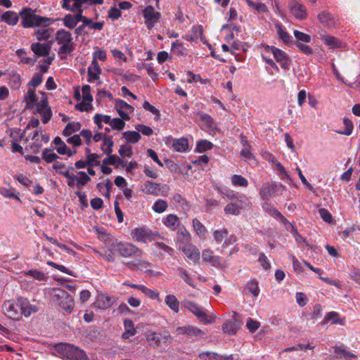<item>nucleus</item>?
Wrapping results in <instances>:
<instances>
[{
	"instance_id": "37",
	"label": "nucleus",
	"mask_w": 360,
	"mask_h": 360,
	"mask_svg": "<svg viewBox=\"0 0 360 360\" xmlns=\"http://www.w3.org/2000/svg\"><path fill=\"white\" fill-rule=\"evenodd\" d=\"M53 32L51 28H41L37 29L34 31V34L38 41H46L51 37Z\"/></svg>"
},
{
	"instance_id": "27",
	"label": "nucleus",
	"mask_w": 360,
	"mask_h": 360,
	"mask_svg": "<svg viewBox=\"0 0 360 360\" xmlns=\"http://www.w3.org/2000/svg\"><path fill=\"white\" fill-rule=\"evenodd\" d=\"M55 40L59 44H67L72 42V38L71 34L64 29L57 31Z\"/></svg>"
},
{
	"instance_id": "15",
	"label": "nucleus",
	"mask_w": 360,
	"mask_h": 360,
	"mask_svg": "<svg viewBox=\"0 0 360 360\" xmlns=\"http://www.w3.org/2000/svg\"><path fill=\"white\" fill-rule=\"evenodd\" d=\"M317 18L320 23L328 27H334L338 24V20L336 19L333 14L326 11L319 13Z\"/></svg>"
},
{
	"instance_id": "40",
	"label": "nucleus",
	"mask_w": 360,
	"mask_h": 360,
	"mask_svg": "<svg viewBox=\"0 0 360 360\" xmlns=\"http://www.w3.org/2000/svg\"><path fill=\"white\" fill-rule=\"evenodd\" d=\"M81 128V124L79 122H69L63 131V135L69 136L72 133L79 131Z\"/></svg>"
},
{
	"instance_id": "62",
	"label": "nucleus",
	"mask_w": 360,
	"mask_h": 360,
	"mask_svg": "<svg viewBox=\"0 0 360 360\" xmlns=\"http://www.w3.org/2000/svg\"><path fill=\"white\" fill-rule=\"evenodd\" d=\"M104 22H94L90 18H85L84 19V25L88 26L91 29H94L96 30H101L103 27Z\"/></svg>"
},
{
	"instance_id": "12",
	"label": "nucleus",
	"mask_w": 360,
	"mask_h": 360,
	"mask_svg": "<svg viewBox=\"0 0 360 360\" xmlns=\"http://www.w3.org/2000/svg\"><path fill=\"white\" fill-rule=\"evenodd\" d=\"M282 188L283 186L281 184L267 183L264 184L259 191L261 198L264 200L269 199L277 193Z\"/></svg>"
},
{
	"instance_id": "54",
	"label": "nucleus",
	"mask_w": 360,
	"mask_h": 360,
	"mask_svg": "<svg viewBox=\"0 0 360 360\" xmlns=\"http://www.w3.org/2000/svg\"><path fill=\"white\" fill-rule=\"evenodd\" d=\"M24 99L27 103V106L29 108L32 107L37 101L34 90L31 89H28Z\"/></svg>"
},
{
	"instance_id": "51",
	"label": "nucleus",
	"mask_w": 360,
	"mask_h": 360,
	"mask_svg": "<svg viewBox=\"0 0 360 360\" xmlns=\"http://www.w3.org/2000/svg\"><path fill=\"white\" fill-rule=\"evenodd\" d=\"M172 51L178 56H185L186 54V50L183 46V44L178 40L172 43Z\"/></svg>"
},
{
	"instance_id": "31",
	"label": "nucleus",
	"mask_w": 360,
	"mask_h": 360,
	"mask_svg": "<svg viewBox=\"0 0 360 360\" xmlns=\"http://www.w3.org/2000/svg\"><path fill=\"white\" fill-rule=\"evenodd\" d=\"M173 148L177 152H186L188 149V141L186 138L176 139L173 141Z\"/></svg>"
},
{
	"instance_id": "55",
	"label": "nucleus",
	"mask_w": 360,
	"mask_h": 360,
	"mask_svg": "<svg viewBox=\"0 0 360 360\" xmlns=\"http://www.w3.org/2000/svg\"><path fill=\"white\" fill-rule=\"evenodd\" d=\"M167 202L162 199L158 200L153 205V210L157 213H162L167 208Z\"/></svg>"
},
{
	"instance_id": "32",
	"label": "nucleus",
	"mask_w": 360,
	"mask_h": 360,
	"mask_svg": "<svg viewBox=\"0 0 360 360\" xmlns=\"http://www.w3.org/2000/svg\"><path fill=\"white\" fill-rule=\"evenodd\" d=\"M125 331L122 333V338L123 339H128L129 337L136 334V330L134 328V322L130 319H126L124 321Z\"/></svg>"
},
{
	"instance_id": "43",
	"label": "nucleus",
	"mask_w": 360,
	"mask_h": 360,
	"mask_svg": "<svg viewBox=\"0 0 360 360\" xmlns=\"http://www.w3.org/2000/svg\"><path fill=\"white\" fill-rule=\"evenodd\" d=\"M59 158V156L53 152L52 149L45 148L43 150L42 159L47 163L56 162V160Z\"/></svg>"
},
{
	"instance_id": "33",
	"label": "nucleus",
	"mask_w": 360,
	"mask_h": 360,
	"mask_svg": "<svg viewBox=\"0 0 360 360\" xmlns=\"http://www.w3.org/2000/svg\"><path fill=\"white\" fill-rule=\"evenodd\" d=\"M275 28L279 38L283 41L284 44H287L290 41V36L284 29L283 25L278 22L275 24Z\"/></svg>"
},
{
	"instance_id": "14",
	"label": "nucleus",
	"mask_w": 360,
	"mask_h": 360,
	"mask_svg": "<svg viewBox=\"0 0 360 360\" xmlns=\"http://www.w3.org/2000/svg\"><path fill=\"white\" fill-rule=\"evenodd\" d=\"M180 250L184 252L188 259L193 261V262H197L200 259V252L195 245L192 243L186 244L185 245L181 247Z\"/></svg>"
},
{
	"instance_id": "24",
	"label": "nucleus",
	"mask_w": 360,
	"mask_h": 360,
	"mask_svg": "<svg viewBox=\"0 0 360 360\" xmlns=\"http://www.w3.org/2000/svg\"><path fill=\"white\" fill-rule=\"evenodd\" d=\"M239 329V325L236 319H230L222 325L224 333L232 335L237 333Z\"/></svg>"
},
{
	"instance_id": "16",
	"label": "nucleus",
	"mask_w": 360,
	"mask_h": 360,
	"mask_svg": "<svg viewBox=\"0 0 360 360\" xmlns=\"http://www.w3.org/2000/svg\"><path fill=\"white\" fill-rule=\"evenodd\" d=\"M19 303L22 311V315L23 314L25 317L30 316L31 314L38 311V307L36 305L30 304L28 299L20 297Z\"/></svg>"
},
{
	"instance_id": "6",
	"label": "nucleus",
	"mask_w": 360,
	"mask_h": 360,
	"mask_svg": "<svg viewBox=\"0 0 360 360\" xmlns=\"http://www.w3.org/2000/svg\"><path fill=\"white\" fill-rule=\"evenodd\" d=\"M146 340L149 345L159 347L162 344H170L172 338L168 331L162 333L153 332L147 335Z\"/></svg>"
},
{
	"instance_id": "3",
	"label": "nucleus",
	"mask_w": 360,
	"mask_h": 360,
	"mask_svg": "<svg viewBox=\"0 0 360 360\" xmlns=\"http://www.w3.org/2000/svg\"><path fill=\"white\" fill-rule=\"evenodd\" d=\"M54 301L66 312L70 313L75 306L72 297L66 291L60 288L54 289Z\"/></svg>"
},
{
	"instance_id": "10",
	"label": "nucleus",
	"mask_w": 360,
	"mask_h": 360,
	"mask_svg": "<svg viewBox=\"0 0 360 360\" xmlns=\"http://www.w3.org/2000/svg\"><path fill=\"white\" fill-rule=\"evenodd\" d=\"M145 24L148 30H151L160 18V13L155 11L152 6H146L143 11Z\"/></svg>"
},
{
	"instance_id": "63",
	"label": "nucleus",
	"mask_w": 360,
	"mask_h": 360,
	"mask_svg": "<svg viewBox=\"0 0 360 360\" xmlns=\"http://www.w3.org/2000/svg\"><path fill=\"white\" fill-rule=\"evenodd\" d=\"M110 126L112 129L122 130L125 126V122L120 118H114L111 120Z\"/></svg>"
},
{
	"instance_id": "22",
	"label": "nucleus",
	"mask_w": 360,
	"mask_h": 360,
	"mask_svg": "<svg viewBox=\"0 0 360 360\" xmlns=\"http://www.w3.org/2000/svg\"><path fill=\"white\" fill-rule=\"evenodd\" d=\"M202 260L210 263L213 266L218 267L221 265L220 257L213 255L210 250H204L202 252Z\"/></svg>"
},
{
	"instance_id": "58",
	"label": "nucleus",
	"mask_w": 360,
	"mask_h": 360,
	"mask_svg": "<svg viewBox=\"0 0 360 360\" xmlns=\"http://www.w3.org/2000/svg\"><path fill=\"white\" fill-rule=\"evenodd\" d=\"M343 123L345 125V130L344 131H337V133H338L340 134L349 136L352 134V130H353L352 122L349 119L345 117L343 120Z\"/></svg>"
},
{
	"instance_id": "13",
	"label": "nucleus",
	"mask_w": 360,
	"mask_h": 360,
	"mask_svg": "<svg viewBox=\"0 0 360 360\" xmlns=\"http://www.w3.org/2000/svg\"><path fill=\"white\" fill-rule=\"evenodd\" d=\"M53 41H49L47 43L41 44L39 42L32 43L31 45V50L35 54V58L40 56H48L50 53Z\"/></svg>"
},
{
	"instance_id": "49",
	"label": "nucleus",
	"mask_w": 360,
	"mask_h": 360,
	"mask_svg": "<svg viewBox=\"0 0 360 360\" xmlns=\"http://www.w3.org/2000/svg\"><path fill=\"white\" fill-rule=\"evenodd\" d=\"M245 288L254 297H257L259 295L260 290L258 286V283L255 280H252L248 282Z\"/></svg>"
},
{
	"instance_id": "48",
	"label": "nucleus",
	"mask_w": 360,
	"mask_h": 360,
	"mask_svg": "<svg viewBox=\"0 0 360 360\" xmlns=\"http://www.w3.org/2000/svg\"><path fill=\"white\" fill-rule=\"evenodd\" d=\"M242 207L231 202L226 205L224 207V212L227 214L238 215Z\"/></svg>"
},
{
	"instance_id": "34",
	"label": "nucleus",
	"mask_w": 360,
	"mask_h": 360,
	"mask_svg": "<svg viewBox=\"0 0 360 360\" xmlns=\"http://www.w3.org/2000/svg\"><path fill=\"white\" fill-rule=\"evenodd\" d=\"M128 268L132 270H143L150 266V264L143 260H136L126 263Z\"/></svg>"
},
{
	"instance_id": "47",
	"label": "nucleus",
	"mask_w": 360,
	"mask_h": 360,
	"mask_svg": "<svg viewBox=\"0 0 360 360\" xmlns=\"http://www.w3.org/2000/svg\"><path fill=\"white\" fill-rule=\"evenodd\" d=\"M53 143L57 146L56 151L60 155H65L68 146L59 136H56Z\"/></svg>"
},
{
	"instance_id": "59",
	"label": "nucleus",
	"mask_w": 360,
	"mask_h": 360,
	"mask_svg": "<svg viewBox=\"0 0 360 360\" xmlns=\"http://www.w3.org/2000/svg\"><path fill=\"white\" fill-rule=\"evenodd\" d=\"M139 290L141 291L145 295L151 299L158 298L159 292L157 290L148 288L143 285H141V288H139Z\"/></svg>"
},
{
	"instance_id": "50",
	"label": "nucleus",
	"mask_w": 360,
	"mask_h": 360,
	"mask_svg": "<svg viewBox=\"0 0 360 360\" xmlns=\"http://www.w3.org/2000/svg\"><path fill=\"white\" fill-rule=\"evenodd\" d=\"M179 276L186 283L191 287H194L193 279L190 277L186 270L184 268L179 266L177 267Z\"/></svg>"
},
{
	"instance_id": "41",
	"label": "nucleus",
	"mask_w": 360,
	"mask_h": 360,
	"mask_svg": "<svg viewBox=\"0 0 360 360\" xmlns=\"http://www.w3.org/2000/svg\"><path fill=\"white\" fill-rule=\"evenodd\" d=\"M74 50L73 43L63 44L59 48L58 53L60 56L61 59H65L66 56Z\"/></svg>"
},
{
	"instance_id": "2",
	"label": "nucleus",
	"mask_w": 360,
	"mask_h": 360,
	"mask_svg": "<svg viewBox=\"0 0 360 360\" xmlns=\"http://www.w3.org/2000/svg\"><path fill=\"white\" fill-rule=\"evenodd\" d=\"M21 18V25L24 28L34 27L39 26H48L50 24L51 19L46 17H42L36 14L35 11L31 8L25 7L19 13Z\"/></svg>"
},
{
	"instance_id": "20",
	"label": "nucleus",
	"mask_w": 360,
	"mask_h": 360,
	"mask_svg": "<svg viewBox=\"0 0 360 360\" xmlns=\"http://www.w3.org/2000/svg\"><path fill=\"white\" fill-rule=\"evenodd\" d=\"M114 302L115 298L113 297L101 294L97 297L96 305L99 309H106L110 308L114 304Z\"/></svg>"
},
{
	"instance_id": "26",
	"label": "nucleus",
	"mask_w": 360,
	"mask_h": 360,
	"mask_svg": "<svg viewBox=\"0 0 360 360\" xmlns=\"http://www.w3.org/2000/svg\"><path fill=\"white\" fill-rule=\"evenodd\" d=\"M178 242L181 243L183 245L191 243V236L190 233L182 226L178 229L177 236Z\"/></svg>"
},
{
	"instance_id": "28",
	"label": "nucleus",
	"mask_w": 360,
	"mask_h": 360,
	"mask_svg": "<svg viewBox=\"0 0 360 360\" xmlns=\"http://www.w3.org/2000/svg\"><path fill=\"white\" fill-rule=\"evenodd\" d=\"M192 224L193 230L196 235L202 239H205L207 233L205 226L197 218L193 219Z\"/></svg>"
},
{
	"instance_id": "39",
	"label": "nucleus",
	"mask_w": 360,
	"mask_h": 360,
	"mask_svg": "<svg viewBox=\"0 0 360 360\" xmlns=\"http://www.w3.org/2000/svg\"><path fill=\"white\" fill-rule=\"evenodd\" d=\"M123 138L126 139L127 143H135L139 141L141 135L138 131H127L123 133Z\"/></svg>"
},
{
	"instance_id": "8",
	"label": "nucleus",
	"mask_w": 360,
	"mask_h": 360,
	"mask_svg": "<svg viewBox=\"0 0 360 360\" xmlns=\"http://www.w3.org/2000/svg\"><path fill=\"white\" fill-rule=\"evenodd\" d=\"M117 251L124 257H141L142 251L139 250L137 247L132 245L131 243H117Z\"/></svg>"
},
{
	"instance_id": "57",
	"label": "nucleus",
	"mask_w": 360,
	"mask_h": 360,
	"mask_svg": "<svg viewBox=\"0 0 360 360\" xmlns=\"http://www.w3.org/2000/svg\"><path fill=\"white\" fill-rule=\"evenodd\" d=\"M212 143L207 140H200L197 143L196 150L202 153L212 148Z\"/></svg>"
},
{
	"instance_id": "52",
	"label": "nucleus",
	"mask_w": 360,
	"mask_h": 360,
	"mask_svg": "<svg viewBox=\"0 0 360 360\" xmlns=\"http://www.w3.org/2000/svg\"><path fill=\"white\" fill-rule=\"evenodd\" d=\"M172 200L175 203L176 206H179L183 209L188 208L189 207L186 199L179 193H175L172 197Z\"/></svg>"
},
{
	"instance_id": "46",
	"label": "nucleus",
	"mask_w": 360,
	"mask_h": 360,
	"mask_svg": "<svg viewBox=\"0 0 360 360\" xmlns=\"http://www.w3.org/2000/svg\"><path fill=\"white\" fill-rule=\"evenodd\" d=\"M248 5L252 8L257 11L258 13H266L268 11L267 7L262 3L254 2L251 0H244Z\"/></svg>"
},
{
	"instance_id": "1",
	"label": "nucleus",
	"mask_w": 360,
	"mask_h": 360,
	"mask_svg": "<svg viewBox=\"0 0 360 360\" xmlns=\"http://www.w3.org/2000/svg\"><path fill=\"white\" fill-rule=\"evenodd\" d=\"M54 350L58 354V356L65 360H89L86 352L74 345L65 342L56 344Z\"/></svg>"
},
{
	"instance_id": "29",
	"label": "nucleus",
	"mask_w": 360,
	"mask_h": 360,
	"mask_svg": "<svg viewBox=\"0 0 360 360\" xmlns=\"http://www.w3.org/2000/svg\"><path fill=\"white\" fill-rule=\"evenodd\" d=\"M19 15H17L14 11H6L1 17V20L6 22L9 25H15L19 20Z\"/></svg>"
},
{
	"instance_id": "42",
	"label": "nucleus",
	"mask_w": 360,
	"mask_h": 360,
	"mask_svg": "<svg viewBox=\"0 0 360 360\" xmlns=\"http://www.w3.org/2000/svg\"><path fill=\"white\" fill-rule=\"evenodd\" d=\"M77 179L76 180L75 186L79 188H82L86 185L90 180L91 178L84 172H79L77 173Z\"/></svg>"
},
{
	"instance_id": "5",
	"label": "nucleus",
	"mask_w": 360,
	"mask_h": 360,
	"mask_svg": "<svg viewBox=\"0 0 360 360\" xmlns=\"http://www.w3.org/2000/svg\"><path fill=\"white\" fill-rule=\"evenodd\" d=\"M173 333L176 336L186 335L188 338H200L205 335V333L204 331L195 326L191 325H185L183 326L176 327L173 330Z\"/></svg>"
},
{
	"instance_id": "4",
	"label": "nucleus",
	"mask_w": 360,
	"mask_h": 360,
	"mask_svg": "<svg viewBox=\"0 0 360 360\" xmlns=\"http://www.w3.org/2000/svg\"><path fill=\"white\" fill-rule=\"evenodd\" d=\"M4 314L11 319L18 320L22 316V311L19 303V297L16 302L7 300L3 304Z\"/></svg>"
},
{
	"instance_id": "60",
	"label": "nucleus",
	"mask_w": 360,
	"mask_h": 360,
	"mask_svg": "<svg viewBox=\"0 0 360 360\" xmlns=\"http://www.w3.org/2000/svg\"><path fill=\"white\" fill-rule=\"evenodd\" d=\"M115 109H123L124 110L127 112H133L134 108L126 103L124 101L121 99H116L115 100Z\"/></svg>"
},
{
	"instance_id": "35",
	"label": "nucleus",
	"mask_w": 360,
	"mask_h": 360,
	"mask_svg": "<svg viewBox=\"0 0 360 360\" xmlns=\"http://www.w3.org/2000/svg\"><path fill=\"white\" fill-rule=\"evenodd\" d=\"M69 169L73 170L74 168L72 167H69L68 169L66 171H59L58 174L64 176L67 179V184L69 187L73 188L75 186L76 180L77 179V176L70 174Z\"/></svg>"
},
{
	"instance_id": "17",
	"label": "nucleus",
	"mask_w": 360,
	"mask_h": 360,
	"mask_svg": "<svg viewBox=\"0 0 360 360\" xmlns=\"http://www.w3.org/2000/svg\"><path fill=\"white\" fill-rule=\"evenodd\" d=\"M98 239L105 243V245L109 248L115 247L117 240L114 237L108 233L103 228L96 229Z\"/></svg>"
},
{
	"instance_id": "23",
	"label": "nucleus",
	"mask_w": 360,
	"mask_h": 360,
	"mask_svg": "<svg viewBox=\"0 0 360 360\" xmlns=\"http://www.w3.org/2000/svg\"><path fill=\"white\" fill-rule=\"evenodd\" d=\"M200 118V124L203 129L214 130L216 124L212 117L206 113H199Z\"/></svg>"
},
{
	"instance_id": "7",
	"label": "nucleus",
	"mask_w": 360,
	"mask_h": 360,
	"mask_svg": "<svg viewBox=\"0 0 360 360\" xmlns=\"http://www.w3.org/2000/svg\"><path fill=\"white\" fill-rule=\"evenodd\" d=\"M264 50L266 52H271L273 54L274 58L280 63L282 68L285 70L289 69L291 60L283 51L273 46H266Z\"/></svg>"
},
{
	"instance_id": "30",
	"label": "nucleus",
	"mask_w": 360,
	"mask_h": 360,
	"mask_svg": "<svg viewBox=\"0 0 360 360\" xmlns=\"http://www.w3.org/2000/svg\"><path fill=\"white\" fill-rule=\"evenodd\" d=\"M320 38L330 49L340 47L341 41L336 37L328 34H320Z\"/></svg>"
},
{
	"instance_id": "25",
	"label": "nucleus",
	"mask_w": 360,
	"mask_h": 360,
	"mask_svg": "<svg viewBox=\"0 0 360 360\" xmlns=\"http://www.w3.org/2000/svg\"><path fill=\"white\" fill-rule=\"evenodd\" d=\"M6 75L11 88L18 89L21 86L20 75L15 71H11L10 72L7 73Z\"/></svg>"
},
{
	"instance_id": "21",
	"label": "nucleus",
	"mask_w": 360,
	"mask_h": 360,
	"mask_svg": "<svg viewBox=\"0 0 360 360\" xmlns=\"http://www.w3.org/2000/svg\"><path fill=\"white\" fill-rule=\"evenodd\" d=\"M134 238L137 241L146 242L152 236V232L149 229L144 228H136L132 232Z\"/></svg>"
},
{
	"instance_id": "44",
	"label": "nucleus",
	"mask_w": 360,
	"mask_h": 360,
	"mask_svg": "<svg viewBox=\"0 0 360 360\" xmlns=\"http://www.w3.org/2000/svg\"><path fill=\"white\" fill-rule=\"evenodd\" d=\"M324 319L327 321H331L332 323H339L340 325L345 324V321L340 318V315L335 311L328 312Z\"/></svg>"
},
{
	"instance_id": "56",
	"label": "nucleus",
	"mask_w": 360,
	"mask_h": 360,
	"mask_svg": "<svg viewBox=\"0 0 360 360\" xmlns=\"http://www.w3.org/2000/svg\"><path fill=\"white\" fill-rule=\"evenodd\" d=\"M41 94L42 98L41 101H37V100L36 102L34 103V105H35L37 107V112L49 108L47 97L46 96L44 93L41 92Z\"/></svg>"
},
{
	"instance_id": "61",
	"label": "nucleus",
	"mask_w": 360,
	"mask_h": 360,
	"mask_svg": "<svg viewBox=\"0 0 360 360\" xmlns=\"http://www.w3.org/2000/svg\"><path fill=\"white\" fill-rule=\"evenodd\" d=\"M39 131H35L33 134V136L32 138V140L34 141V142L30 146V148L33 153H37L39 150V149L41 148L42 145L41 141H39L38 136H39Z\"/></svg>"
},
{
	"instance_id": "45",
	"label": "nucleus",
	"mask_w": 360,
	"mask_h": 360,
	"mask_svg": "<svg viewBox=\"0 0 360 360\" xmlns=\"http://www.w3.org/2000/svg\"><path fill=\"white\" fill-rule=\"evenodd\" d=\"M334 352L339 354L341 357L347 359L349 358H354L356 355L347 351L343 346L334 347Z\"/></svg>"
},
{
	"instance_id": "9",
	"label": "nucleus",
	"mask_w": 360,
	"mask_h": 360,
	"mask_svg": "<svg viewBox=\"0 0 360 360\" xmlns=\"http://www.w3.org/2000/svg\"><path fill=\"white\" fill-rule=\"evenodd\" d=\"M185 307L195 315L201 322L204 323H212L214 322V318L208 319V316L203 308L198 306L196 303L190 301L186 302Z\"/></svg>"
},
{
	"instance_id": "11",
	"label": "nucleus",
	"mask_w": 360,
	"mask_h": 360,
	"mask_svg": "<svg viewBox=\"0 0 360 360\" xmlns=\"http://www.w3.org/2000/svg\"><path fill=\"white\" fill-rule=\"evenodd\" d=\"M288 8L291 14L297 20H304L307 17L305 6L297 0H289Z\"/></svg>"
},
{
	"instance_id": "38",
	"label": "nucleus",
	"mask_w": 360,
	"mask_h": 360,
	"mask_svg": "<svg viewBox=\"0 0 360 360\" xmlns=\"http://www.w3.org/2000/svg\"><path fill=\"white\" fill-rule=\"evenodd\" d=\"M114 142L112 139V136H107L105 134V138L103 139V143L101 146V150L106 155H110L112 152V146Z\"/></svg>"
},
{
	"instance_id": "53",
	"label": "nucleus",
	"mask_w": 360,
	"mask_h": 360,
	"mask_svg": "<svg viewBox=\"0 0 360 360\" xmlns=\"http://www.w3.org/2000/svg\"><path fill=\"white\" fill-rule=\"evenodd\" d=\"M231 181L236 186L247 187L248 185V180L241 175L234 174L231 177Z\"/></svg>"
},
{
	"instance_id": "64",
	"label": "nucleus",
	"mask_w": 360,
	"mask_h": 360,
	"mask_svg": "<svg viewBox=\"0 0 360 360\" xmlns=\"http://www.w3.org/2000/svg\"><path fill=\"white\" fill-rule=\"evenodd\" d=\"M198 356L202 360H206L205 357H208L210 359H212V360H220L221 359V355L218 354L217 353L211 352H204L200 353Z\"/></svg>"
},
{
	"instance_id": "19",
	"label": "nucleus",
	"mask_w": 360,
	"mask_h": 360,
	"mask_svg": "<svg viewBox=\"0 0 360 360\" xmlns=\"http://www.w3.org/2000/svg\"><path fill=\"white\" fill-rule=\"evenodd\" d=\"M163 224L172 231H175L181 226L179 218L176 214H169L162 219Z\"/></svg>"
},
{
	"instance_id": "18",
	"label": "nucleus",
	"mask_w": 360,
	"mask_h": 360,
	"mask_svg": "<svg viewBox=\"0 0 360 360\" xmlns=\"http://www.w3.org/2000/svg\"><path fill=\"white\" fill-rule=\"evenodd\" d=\"M160 184L146 181L141 185V190L146 194L158 195L160 191Z\"/></svg>"
},
{
	"instance_id": "36",
	"label": "nucleus",
	"mask_w": 360,
	"mask_h": 360,
	"mask_svg": "<svg viewBox=\"0 0 360 360\" xmlns=\"http://www.w3.org/2000/svg\"><path fill=\"white\" fill-rule=\"evenodd\" d=\"M165 303L172 311H174L176 313L179 312V302L174 295H167L165 297Z\"/></svg>"
}]
</instances>
